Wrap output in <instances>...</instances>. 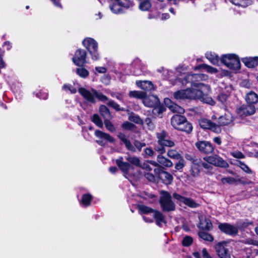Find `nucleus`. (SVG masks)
<instances>
[{
  "label": "nucleus",
  "mask_w": 258,
  "mask_h": 258,
  "mask_svg": "<svg viewBox=\"0 0 258 258\" xmlns=\"http://www.w3.org/2000/svg\"><path fill=\"white\" fill-rule=\"evenodd\" d=\"M145 123L149 130H153L154 128L155 125L150 118H147L145 119Z\"/></svg>",
  "instance_id": "69168bd1"
},
{
  "label": "nucleus",
  "mask_w": 258,
  "mask_h": 258,
  "mask_svg": "<svg viewBox=\"0 0 258 258\" xmlns=\"http://www.w3.org/2000/svg\"><path fill=\"white\" fill-rule=\"evenodd\" d=\"M231 155L236 158L243 159L245 157V156L240 152L235 151L231 153Z\"/></svg>",
  "instance_id": "0e129e2a"
},
{
  "label": "nucleus",
  "mask_w": 258,
  "mask_h": 258,
  "mask_svg": "<svg viewBox=\"0 0 258 258\" xmlns=\"http://www.w3.org/2000/svg\"><path fill=\"white\" fill-rule=\"evenodd\" d=\"M185 119L186 118L183 116L175 115L171 119V125L175 129L178 130Z\"/></svg>",
  "instance_id": "6ab92c4d"
},
{
  "label": "nucleus",
  "mask_w": 258,
  "mask_h": 258,
  "mask_svg": "<svg viewBox=\"0 0 258 258\" xmlns=\"http://www.w3.org/2000/svg\"><path fill=\"white\" fill-rule=\"evenodd\" d=\"M186 158L187 160H191L192 163H194V165H197L198 167L200 168L201 167H203L205 169H211L212 168V166L211 165V164L206 161V162H203L200 159L196 158L195 157H191L190 156H186Z\"/></svg>",
  "instance_id": "f3484780"
},
{
  "label": "nucleus",
  "mask_w": 258,
  "mask_h": 258,
  "mask_svg": "<svg viewBox=\"0 0 258 258\" xmlns=\"http://www.w3.org/2000/svg\"><path fill=\"white\" fill-rule=\"evenodd\" d=\"M161 194L159 203L162 211L165 212L174 211L175 209V205L172 201L170 194L165 191H162Z\"/></svg>",
  "instance_id": "20e7f679"
},
{
  "label": "nucleus",
  "mask_w": 258,
  "mask_h": 258,
  "mask_svg": "<svg viewBox=\"0 0 258 258\" xmlns=\"http://www.w3.org/2000/svg\"><path fill=\"white\" fill-rule=\"evenodd\" d=\"M221 61L229 69L237 71L240 68V62L239 58L234 54L224 55Z\"/></svg>",
  "instance_id": "39448f33"
},
{
  "label": "nucleus",
  "mask_w": 258,
  "mask_h": 258,
  "mask_svg": "<svg viewBox=\"0 0 258 258\" xmlns=\"http://www.w3.org/2000/svg\"><path fill=\"white\" fill-rule=\"evenodd\" d=\"M95 135L97 137L106 140L110 143H113L114 141V138L111 137L109 134L103 133L100 131H96Z\"/></svg>",
  "instance_id": "7c9ffc66"
},
{
  "label": "nucleus",
  "mask_w": 258,
  "mask_h": 258,
  "mask_svg": "<svg viewBox=\"0 0 258 258\" xmlns=\"http://www.w3.org/2000/svg\"><path fill=\"white\" fill-rule=\"evenodd\" d=\"M199 168L200 167H198L197 165H194V163H192L191 169V173L194 176H197L198 175L200 172Z\"/></svg>",
  "instance_id": "680f3d73"
},
{
  "label": "nucleus",
  "mask_w": 258,
  "mask_h": 258,
  "mask_svg": "<svg viewBox=\"0 0 258 258\" xmlns=\"http://www.w3.org/2000/svg\"><path fill=\"white\" fill-rule=\"evenodd\" d=\"M197 69H203L206 71L207 72L211 74H215L218 72V70L206 64H202L198 66Z\"/></svg>",
  "instance_id": "4c0bfd02"
},
{
  "label": "nucleus",
  "mask_w": 258,
  "mask_h": 258,
  "mask_svg": "<svg viewBox=\"0 0 258 258\" xmlns=\"http://www.w3.org/2000/svg\"><path fill=\"white\" fill-rule=\"evenodd\" d=\"M251 224V222L247 221H241L238 222L236 226L237 227V229L238 230V229H244Z\"/></svg>",
  "instance_id": "3c124183"
},
{
  "label": "nucleus",
  "mask_w": 258,
  "mask_h": 258,
  "mask_svg": "<svg viewBox=\"0 0 258 258\" xmlns=\"http://www.w3.org/2000/svg\"><path fill=\"white\" fill-rule=\"evenodd\" d=\"M153 213L154 217L158 226H161L162 223H166L165 216L162 213L158 211L155 210Z\"/></svg>",
  "instance_id": "393cba45"
},
{
  "label": "nucleus",
  "mask_w": 258,
  "mask_h": 258,
  "mask_svg": "<svg viewBox=\"0 0 258 258\" xmlns=\"http://www.w3.org/2000/svg\"><path fill=\"white\" fill-rule=\"evenodd\" d=\"M104 123H105V125L106 127V128L111 132H113L114 131H115V128L114 127V126L113 125V124L109 121V120H106L105 119L104 120Z\"/></svg>",
  "instance_id": "052dcab7"
},
{
  "label": "nucleus",
  "mask_w": 258,
  "mask_h": 258,
  "mask_svg": "<svg viewBox=\"0 0 258 258\" xmlns=\"http://www.w3.org/2000/svg\"><path fill=\"white\" fill-rule=\"evenodd\" d=\"M173 197L178 202L183 203L184 205L191 208H196L199 206V204L194 200L184 197L177 193H174L173 194Z\"/></svg>",
  "instance_id": "ddd939ff"
},
{
  "label": "nucleus",
  "mask_w": 258,
  "mask_h": 258,
  "mask_svg": "<svg viewBox=\"0 0 258 258\" xmlns=\"http://www.w3.org/2000/svg\"><path fill=\"white\" fill-rule=\"evenodd\" d=\"M160 178L166 184H170L173 181L172 175L168 172L162 171L160 175Z\"/></svg>",
  "instance_id": "c85d7f7f"
},
{
  "label": "nucleus",
  "mask_w": 258,
  "mask_h": 258,
  "mask_svg": "<svg viewBox=\"0 0 258 258\" xmlns=\"http://www.w3.org/2000/svg\"><path fill=\"white\" fill-rule=\"evenodd\" d=\"M151 6L150 0H142L139 4V8L142 11H147L151 8Z\"/></svg>",
  "instance_id": "473e14b6"
},
{
  "label": "nucleus",
  "mask_w": 258,
  "mask_h": 258,
  "mask_svg": "<svg viewBox=\"0 0 258 258\" xmlns=\"http://www.w3.org/2000/svg\"><path fill=\"white\" fill-rule=\"evenodd\" d=\"M86 52L83 49H78L72 58L73 62L78 66H83L86 63Z\"/></svg>",
  "instance_id": "f8f14e48"
},
{
  "label": "nucleus",
  "mask_w": 258,
  "mask_h": 258,
  "mask_svg": "<svg viewBox=\"0 0 258 258\" xmlns=\"http://www.w3.org/2000/svg\"><path fill=\"white\" fill-rule=\"evenodd\" d=\"M199 235L201 238L205 240L213 241L214 240L213 236L206 232H200L199 233Z\"/></svg>",
  "instance_id": "de8ad7c7"
},
{
  "label": "nucleus",
  "mask_w": 258,
  "mask_h": 258,
  "mask_svg": "<svg viewBox=\"0 0 258 258\" xmlns=\"http://www.w3.org/2000/svg\"><path fill=\"white\" fill-rule=\"evenodd\" d=\"M109 5L110 10L114 14H119L122 12V9L117 0H111Z\"/></svg>",
  "instance_id": "a878e982"
},
{
  "label": "nucleus",
  "mask_w": 258,
  "mask_h": 258,
  "mask_svg": "<svg viewBox=\"0 0 258 258\" xmlns=\"http://www.w3.org/2000/svg\"><path fill=\"white\" fill-rule=\"evenodd\" d=\"M118 138L125 145L126 148L132 152H135L136 151V148L139 151L146 146L145 143L141 142L139 141L134 142V146L132 144L130 140L126 138V136L122 133H119L118 135Z\"/></svg>",
  "instance_id": "0eeeda50"
},
{
  "label": "nucleus",
  "mask_w": 258,
  "mask_h": 258,
  "mask_svg": "<svg viewBox=\"0 0 258 258\" xmlns=\"http://www.w3.org/2000/svg\"><path fill=\"white\" fill-rule=\"evenodd\" d=\"M156 137L158 139V143L160 145L163 144L164 141L167 139V134L165 131H162L160 133L156 134Z\"/></svg>",
  "instance_id": "ea45409f"
},
{
  "label": "nucleus",
  "mask_w": 258,
  "mask_h": 258,
  "mask_svg": "<svg viewBox=\"0 0 258 258\" xmlns=\"http://www.w3.org/2000/svg\"><path fill=\"white\" fill-rule=\"evenodd\" d=\"M92 199V197L91 195L84 194L82 196L81 203L85 206H88L90 205Z\"/></svg>",
  "instance_id": "c03bdc74"
},
{
  "label": "nucleus",
  "mask_w": 258,
  "mask_h": 258,
  "mask_svg": "<svg viewBox=\"0 0 258 258\" xmlns=\"http://www.w3.org/2000/svg\"><path fill=\"white\" fill-rule=\"evenodd\" d=\"M233 120V117L229 113L225 114L218 118V123L219 126L226 125L230 124Z\"/></svg>",
  "instance_id": "aec40b11"
},
{
  "label": "nucleus",
  "mask_w": 258,
  "mask_h": 258,
  "mask_svg": "<svg viewBox=\"0 0 258 258\" xmlns=\"http://www.w3.org/2000/svg\"><path fill=\"white\" fill-rule=\"evenodd\" d=\"M139 210L143 214H148L150 213H154V210L152 208L143 205L138 206Z\"/></svg>",
  "instance_id": "a18cd8bd"
},
{
  "label": "nucleus",
  "mask_w": 258,
  "mask_h": 258,
  "mask_svg": "<svg viewBox=\"0 0 258 258\" xmlns=\"http://www.w3.org/2000/svg\"><path fill=\"white\" fill-rule=\"evenodd\" d=\"M233 5L245 8L250 4V0H229Z\"/></svg>",
  "instance_id": "f704fd0d"
},
{
  "label": "nucleus",
  "mask_w": 258,
  "mask_h": 258,
  "mask_svg": "<svg viewBox=\"0 0 258 258\" xmlns=\"http://www.w3.org/2000/svg\"><path fill=\"white\" fill-rule=\"evenodd\" d=\"M93 122L95 123L98 127H102L103 123L97 114H94L92 117Z\"/></svg>",
  "instance_id": "864d4df0"
},
{
  "label": "nucleus",
  "mask_w": 258,
  "mask_h": 258,
  "mask_svg": "<svg viewBox=\"0 0 258 258\" xmlns=\"http://www.w3.org/2000/svg\"><path fill=\"white\" fill-rule=\"evenodd\" d=\"M128 95L131 97L143 99L145 96V93L139 91H132L129 92Z\"/></svg>",
  "instance_id": "a19ab883"
},
{
  "label": "nucleus",
  "mask_w": 258,
  "mask_h": 258,
  "mask_svg": "<svg viewBox=\"0 0 258 258\" xmlns=\"http://www.w3.org/2000/svg\"><path fill=\"white\" fill-rule=\"evenodd\" d=\"M116 2L119 3L121 8H129L133 7V3L129 0H117Z\"/></svg>",
  "instance_id": "8fccbe9b"
},
{
  "label": "nucleus",
  "mask_w": 258,
  "mask_h": 258,
  "mask_svg": "<svg viewBox=\"0 0 258 258\" xmlns=\"http://www.w3.org/2000/svg\"><path fill=\"white\" fill-rule=\"evenodd\" d=\"M144 176L146 178L150 181L154 182L155 181L156 178L155 176L149 172H144Z\"/></svg>",
  "instance_id": "bf43d9fd"
},
{
  "label": "nucleus",
  "mask_w": 258,
  "mask_h": 258,
  "mask_svg": "<svg viewBox=\"0 0 258 258\" xmlns=\"http://www.w3.org/2000/svg\"><path fill=\"white\" fill-rule=\"evenodd\" d=\"M255 112V107L252 104L242 106L239 111L241 115H250L253 114Z\"/></svg>",
  "instance_id": "a211bd4d"
},
{
  "label": "nucleus",
  "mask_w": 258,
  "mask_h": 258,
  "mask_svg": "<svg viewBox=\"0 0 258 258\" xmlns=\"http://www.w3.org/2000/svg\"><path fill=\"white\" fill-rule=\"evenodd\" d=\"M186 81H190L191 86H195V83H199L201 81H205L208 79V75L204 74H197L188 75L185 78Z\"/></svg>",
  "instance_id": "2eb2a0df"
},
{
  "label": "nucleus",
  "mask_w": 258,
  "mask_h": 258,
  "mask_svg": "<svg viewBox=\"0 0 258 258\" xmlns=\"http://www.w3.org/2000/svg\"><path fill=\"white\" fill-rule=\"evenodd\" d=\"M174 145L173 141L167 139L163 142V144H161L160 145L164 147H172Z\"/></svg>",
  "instance_id": "e2e57ef3"
},
{
  "label": "nucleus",
  "mask_w": 258,
  "mask_h": 258,
  "mask_svg": "<svg viewBox=\"0 0 258 258\" xmlns=\"http://www.w3.org/2000/svg\"><path fill=\"white\" fill-rule=\"evenodd\" d=\"M79 93L89 102L95 103V98H98L102 102L108 100V98L101 93L98 92L96 90L91 89L88 90L84 88H80L78 90Z\"/></svg>",
  "instance_id": "f03ea898"
},
{
  "label": "nucleus",
  "mask_w": 258,
  "mask_h": 258,
  "mask_svg": "<svg viewBox=\"0 0 258 258\" xmlns=\"http://www.w3.org/2000/svg\"><path fill=\"white\" fill-rule=\"evenodd\" d=\"M116 164L121 170L123 174V175L127 179H130L133 177L136 179L140 177L142 173L138 171L137 173H135L133 172L134 170V167L130 163L123 161V158L121 156L119 157L115 160Z\"/></svg>",
  "instance_id": "f257e3e1"
},
{
  "label": "nucleus",
  "mask_w": 258,
  "mask_h": 258,
  "mask_svg": "<svg viewBox=\"0 0 258 258\" xmlns=\"http://www.w3.org/2000/svg\"><path fill=\"white\" fill-rule=\"evenodd\" d=\"M187 89L181 90L174 93L173 96L176 100L188 99Z\"/></svg>",
  "instance_id": "c756f323"
},
{
  "label": "nucleus",
  "mask_w": 258,
  "mask_h": 258,
  "mask_svg": "<svg viewBox=\"0 0 258 258\" xmlns=\"http://www.w3.org/2000/svg\"><path fill=\"white\" fill-rule=\"evenodd\" d=\"M142 168L145 170L144 172H149L152 170V168L149 165L148 162L144 163L142 166Z\"/></svg>",
  "instance_id": "774afa93"
},
{
  "label": "nucleus",
  "mask_w": 258,
  "mask_h": 258,
  "mask_svg": "<svg viewBox=\"0 0 258 258\" xmlns=\"http://www.w3.org/2000/svg\"><path fill=\"white\" fill-rule=\"evenodd\" d=\"M192 238L188 236H185L182 240V244L185 246H188L192 243Z\"/></svg>",
  "instance_id": "4d7b16f0"
},
{
  "label": "nucleus",
  "mask_w": 258,
  "mask_h": 258,
  "mask_svg": "<svg viewBox=\"0 0 258 258\" xmlns=\"http://www.w3.org/2000/svg\"><path fill=\"white\" fill-rule=\"evenodd\" d=\"M192 86L196 88L187 89L188 99H200L204 93H209L211 91L210 87L203 83H195V86Z\"/></svg>",
  "instance_id": "7ed1b4c3"
},
{
  "label": "nucleus",
  "mask_w": 258,
  "mask_h": 258,
  "mask_svg": "<svg viewBox=\"0 0 258 258\" xmlns=\"http://www.w3.org/2000/svg\"><path fill=\"white\" fill-rule=\"evenodd\" d=\"M143 102L146 106L152 107H155L158 105L159 100L158 98L155 95H150L146 96L143 98Z\"/></svg>",
  "instance_id": "dca6fc26"
},
{
  "label": "nucleus",
  "mask_w": 258,
  "mask_h": 258,
  "mask_svg": "<svg viewBox=\"0 0 258 258\" xmlns=\"http://www.w3.org/2000/svg\"><path fill=\"white\" fill-rule=\"evenodd\" d=\"M192 130V126L191 124L189 122L186 118L185 120L183 122L181 125L180 126V127L178 128L177 130L186 132V133H190Z\"/></svg>",
  "instance_id": "2f4dec72"
},
{
  "label": "nucleus",
  "mask_w": 258,
  "mask_h": 258,
  "mask_svg": "<svg viewBox=\"0 0 258 258\" xmlns=\"http://www.w3.org/2000/svg\"><path fill=\"white\" fill-rule=\"evenodd\" d=\"M258 57L245 58L242 60L243 62L248 68H253L258 64Z\"/></svg>",
  "instance_id": "bb28decb"
},
{
  "label": "nucleus",
  "mask_w": 258,
  "mask_h": 258,
  "mask_svg": "<svg viewBox=\"0 0 258 258\" xmlns=\"http://www.w3.org/2000/svg\"><path fill=\"white\" fill-rule=\"evenodd\" d=\"M80 66V67L77 69L76 71V74L80 77L83 78L87 77L89 74V71L84 68L82 67V66Z\"/></svg>",
  "instance_id": "58836bf2"
},
{
  "label": "nucleus",
  "mask_w": 258,
  "mask_h": 258,
  "mask_svg": "<svg viewBox=\"0 0 258 258\" xmlns=\"http://www.w3.org/2000/svg\"><path fill=\"white\" fill-rule=\"evenodd\" d=\"M167 154L169 157L175 160H178L182 157L176 150L173 149L168 150Z\"/></svg>",
  "instance_id": "37998d69"
},
{
  "label": "nucleus",
  "mask_w": 258,
  "mask_h": 258,
  "mask_svg": "<svg viewBox=\"0 0 258 258\" xmlns=\"http://www.w3.org/2000/svg\"><path fill=\"white\" fill-rule=\"evenodd\" d=\"M195 145L201 152L205 154H210L214 150L211 143L208 141H198L196 143Z\"/></svg>",
  "instance_id": "4468645a"
},
{
  "label": "nucleus",
  "mask_w": 258,
  "mask_h": 258,
  "mask_svg": "<svg viewBox=\"0 0 258 258\" xmlns=\"http://www.w3.org/2000/svg\"><path fill=\"white\" fill-rule=\"evenodd\" d=\"M168 107L173 112L181 114L184 112V110L182 107L173 103L171 102V104L168 105Z\"/></svg>",
  "instance_id": "c9c22d12"
},
{
  "label": "nucleus",
  "mask_w": 258,
  "mask_h": 258,
  "mask_svg": "<svg viewBox=\"0 0 258 258\" xmlns=\"http://www.w3.org/2000/svg\"><path fill=\"white\" fill-rule=\"evenodd\" d=\"M228 98V96L224 94H221L218 96V100L222 103H224Z\"/></svg>",
  "instance_id": "338daca9"
},
{
  "label": "nucleus",
  "mask_w": 258,
  "mask_h": 258,
  "mask_svg": "<svg viewBox=\"0 0 258 258\" xmlns=\"http://www.w3.org/2000/svg\"><path fill=\"white\" fill-rule=\"evenodd\" d=\"M157 161L159 163L160 166L171 167L173 166V163L170 160L161 155L157 156Z\"/></svg>",
  "instance_id": "4be33fe9"
},
{
  "label": "nucleus",
  "mask_w": 258,
  "mask_h": 258,
  "mask_svg": "<svg viewBox=\"0 0 258 258\" xmlns=\"http://www.w3.org/2000/svg\"><path fill=\"white\" fill-rule=\"evenodd\" d=\"M245 100L249 104H254L258 102V95L255 92L250 91L245 96Z\"/></svg>",
  "instance_id": "b1692460"
},
{
  "label": "nucleus",
  "mask_w": 258,
  "mask_h": 258,
  "mask_svg": "<svg viewBox=\"0 0 258 258\" xmlns=\"http://www.w3.org/2000/svg\"><path fill=\"white\" fill-rule=\"evenodd\" d=\"M62 89H63L66 91H69L72 93H76L77 92V90L76 88H75L74 87H73L71 85H64L62 87Z\"/></svg>",
  "instance_id": "13d9d810"
},
{
  "label": "nucleus",
  "mask_w": 258,
  "mask_h": 258,
  "mask_svg": "<svg viewBox=\"0 0 258 258\" xmlns=\"http://www.w3.org/2000/svg\"><path fill=\"white\" fill-rule=\"evenodd\" d=\"M237 181V180L234 179V178L231 177H224V178H222L221 179V182L223 184H226V183L233 184ZM238 181H241V180L240 179L238 180Z\"/></svg>",
  "instance_id": "603ef678"
},
{
  "label": "nucleus",
  "mask_w": 258,
  "mask_h": 258,
  "mask_svg": "<svg viewBox=\"0 0 258 258\" xmlns=\"http://www.w3.org/2000/svg\"><path fill=\"white\" fill-rule=\"evenodd\" d=\"M208 93H204L200 99L204 103H207L211 105L215 104L214 100L210 96L208 95Z\"/></svg>",
  "instance_id": "79ce46f5"
},
{
  "label": "nucleus",
  "mask_w": 258,
  "mask_h": 258,
  "mask_svg": "<svg viewBox=\"0 0 258 258\" xmlns=\"http://www.w3.org/2000/svg\"><path fill=\"white\" fill-rule=\"evenodd\" d=\"M206 58L213 64L218 65L220 60L219 57L215 53L208 52L206 53Z\"/></svg>",
  "instance_id": "cd10ccee"
},
{
  "label": "nucleus",
  "mask_w": 258,
  "mask_h": 258,
  "mask_svg": "<svg viewBox=\"0 0 258 258\" xmlns=\"http://www.w3.org/2000/svg\"><path fill=\"white\" fill-rule=\"evenodd\" d=\"M125 159L133 165L136 166H141L140 160L137 157L127 155L125 157Z\"/></svg>",
  "instance_id": "e433bc0d"
},
{
  "label": "nucleus",
  "mask_w": 258,
  "mask_h": 258,
  "mask_svg": "<svg viewBox=\"0 0 258 258\" xmlns=\"http://www.w3.org/2000/svg\"><path fill=\"white\" fill-rule=\"evenodd\" d=\"M200 224L199 227L202 229L210 230L212 227V224L211 221L203 216H201L200 218Z\"/></svg>",
  "instance_id": "412c9836"
},
{
  "label": "nucleus",
  "mask_w": 258,
  "mask_h": 258,
  "mask_svg": "<svg viewBox=\"0 0 258 258\" xmlns=\"http://www.w3.org/2000/svg\"><path fill=\"white\" fill-rule=\"evenodd\" d=\"M204 160L214 166L227 168L228 167V164L226 161L223 160L221 157L217 155H213L204 158Z\"/></svg>",
  "instance_id": "6e6552de"
},
{
  "label": "nucleus",
  "mask_w": 258,
  "mask_h": 258,
  "mask_svg": "<svg viewBox=\"0 0 258 258\" xmlns=\"http://www.w3.org/2000/svg\"><path fill=\"white\" fill-rule=\"evenodd\" d=\"M128 119L132 122L138 124H142L143 121L142 119L137 115L131 114L129 115Z\"/></svg>",
  "instance_id": "49530a36"
},
{
  "label": "nucleus",
  "mask_w": 258,
  "mask_h": 258,
  "mask_svg": "<svg viewBox=\"0 0 258 258\" xmlns=\"http://www.w3.org/2000/svg\"><path fill=\"white\" fill-rule=\"evenodd\" d=\"M136 85L145 91H150L154 89V86L150 81H137Z\"/></svg>",
  "instance_id": "5701e85b"
},
{
  "label": "nucleus",
  "mask_w": 258,
  "mask_h": 258,
  "mask_svg": "<svg viewBox=\"0 0 258 258\" xmlns=\"http://www.w3.org/2000/svg\"><path fill=\"white\" fill-rule=\"evenodd\" d=\"M178 161L175 165V169L176 171L179 170L180 171L184 166L185 164V162L183 157L180 158L178 159Z\"/></svg>",
  "instance_id": "09e8293b"
},
{
  "label": "nucleus",
  "mask_w": 258,
  "mask_h": 258,
  "mask_svg": "<svg viewBox=\"0 0 258 258\" xmlns=\"http://www.w3.org/2000/svg\"><path fill=\"white\" fill-rule=\"evenodd\" d=\"M107 105L113 108V109H114L116 111H119V110H124V109H122V108H120V107H119V105L115 103L114 101L113 100H109L108 103H107Z\"/></svg>",
  "instance_id": "6e6d98bb"
},
{
  "label": "nucleus",
  "mask_w": 258,
  "mask_h": 258,
  "mask_svg": "<svg viewBox=\"0 0 258 258\" xmlns=\"http://www.w3.org/2000/svg\"><path fill=\"white\" fill-rule=\"evenodd\" d=\"M83 44L91 54L93 60H97L99 58V55L97 52L98 44L94 39L91 38L85 39Z\"/></svg>",
  "instance_id": "423d86ee"
},
{
  "label": "nucleus",
  "mask_w": 258,
  "mask_h": 258,
  "mask_svg": "<svg viewBox=\"0 0 258 258\" xmlns=\"http://www.w3.org/2000/svg\"><path fill=\"white\" fill-rule=\"evenodd\" d=\"M227 243L225 241L219 242L215 246L219 258H230V254L227 248Z\"/></svg>",
  "instance_id": "1a4fd4ad"
},
{
  "label": "nucleus",
  "mask_w": 258,
  "mask_h": 258,
  "mask_svg": "<svg viewBox=\"0 0 258 258\" xmlns=\"http://www.w3.org/2000/svg\"><path fill=\"white\" fill-rule=\"evenodd\" d=\"M218 228L222 232L231 236L236 235L238 232L236 226H233L227 223L219 224Z\"/></svg>",
  "instance_id": "9b49d317"
},
{
  "label": "nucleus",
  "mask_w": 258,
  "mask_h": 258,
  "mask_svg": "<svg viewBox=\"0 0 258 258\" xmlns=\"http://www.w3.org/2000/svg\"><path fill=\"white\" fill-rule=\"evenodd\" d=\"M99 111L101 115L106 120H109L111 115L109 109L105 105H101L99 108Z\"/></svg>",
  "instance_id": "72a5a7b5"
},
{
  "label": "nucleus",
  "mask_w": 258,
  "mask_h": 258,
  "mask_svg": "<svg viewBox=\"0 0 258 258\" xmlns=\"http://www.w3.org/2000/svg\"><path fill=\"white\" fill-rule=\"evenodd\" d=\"M239 167L245 172H246L247 174H251L252 173V170L245 163L241 161H239Z\"/></svg>",
  "instance_id": "5fc2aeb1"
},
{
  "label": "nucleus",
  "mask_w": 258,
  "mask_h": 258,
  "mask_svg": "<svg viewBox=\"0 0 258 258\" xmlns=\"http://www.w3.org/2000/svg\"><path fill=\"white\" fill-rule=\"evenodd\" d=\"M201 127L204 129H209L216 133L221 132V127L207 119H202L199 121Z\"/></svg>",
  "instance_id": "9d476101"
}]
</instances>
